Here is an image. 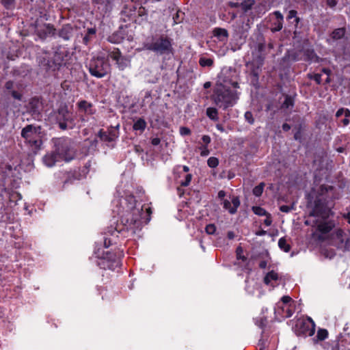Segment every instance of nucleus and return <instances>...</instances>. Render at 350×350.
Instances as JSON below:
<instances>
[{"label":"nucleus","mask_w":350,"mask_h":350,"mask_svg":"<svg viewBox=\"0 0 350 350\" xmlns=\"http://www.w3.org/2000/svg\"><path fill=\"white\" fill-rule=\"evenodd\" d=\"M112 203L113 216L103 237L105 249L118 244L120 237H140L144 224H147L151 219V208L144 207L131 194L115 198Z\"/></svg>","instance_id":"f257e3e1"},{"label":"nucleus","mask_w":350,"mask_h":350,"mask_svg":"<svg viewBox=\"0 0 350 350\" xmlns=\"http://www.w3.org/2000/svg\"><path fill=\"white\" fill-rule=\"evenodd\" d=\"M53 150L46 154L42 161L44 164L49 167L55 165L57 162H70L74 159L75 152L72 148L71 139L68 137L53 138Z\"/></svg>","instance_id":"f03ea898"},{"label":"nucleus","mask_w":350,"mask_h":350,"mask_svg":"<svg viewBox=\"0 0 350 350\" xmlns=\"http://www.w3.org/2000/svg\"><path fill=\"white\" fill-rule=\"evenodd\" d=\"M94 255L91 259L95 258L94 262L100 269L114 270L120 265V258L124 256V250L118 247L113 252L105 251L101 245L96 244Z\"/></svg>","instance_id":"7ed1b4c3"},{"label":"nucleus","mask_w":350,"mask_h":350,"mask_svg":"<svg viewBox=\"0 0 350 350\" xmlns=\"http://www.w3.org/2000/svg\"><path fill=\"white\" fill-rule=\"evenodd\" d=\"M143 48L158 56L172 55L174 53L172 39L165 34L148 36L143 42Z\"/></svg>","instance_id":"20e7f679"},{"label":"nucleus","mask_w":350,"mask_h":350,"mask_svg":"<svg viewBox=\"0 0 350 350\" xmlns=\"http://www.w3.org/2000/svg\"><path fill=\"white\" fill-rule=\"evenodd\" d=\"M240 93L236 90H232L226 85H217L211 96L214 104L223 110L232 107L236 105Z\"/></svg>","instance_id":"39448f33"},{"label":"nucleus","mask_w":350,"mask_h":350,"mask_svg":"<svg viewBox=\"0 0 350 350\" xmlns=\"http://www.w3.org/2000/svg\"><path fill=\"white\" fill-rule=\"evenodd\" d=\"M21 137L24 139L25 143L36 153L42 148L43 144L41 127L28 124L21 131Z\"/></svg>","instance_id":"423d86ee"},{"label":"nucleus","mask_w":350,"mask_h":350,"mask_svg":"<svg viewBox=\"0 0 350 350\" xmlns=\"http://www.w3.org/2000/svg\"><path fill=\"white\" fill-rule=\"evenodd\" d=\"M65 52L56 51L52 55L46 54L39 58V65L47 71H56L66 64Z\"/></svg>","instance_id":"0eeeda50"},{"label":"nucleus","mask_w":350,"mask_h":350,"mask_svg":"<svg viewBox=\"0 0 350 350\" xmlns=\"http://www.w3.org/2000/svg\"><path fill=\"white\" fill-rule=\"evenodd\" d=\"M90 75L96 78H103L110 71V64L103 57H92L88 66Z\"/></svg>","instance_id":"6e6552de"},{"label":"nucleus","mask_w":350,"mask_h":350,"mask_svg":"<svg viewBox=\"0 0 350 350\" xmlns=\"http://www.w3.org/2000/svg\"><path fill=\"white\" fill-rule=\"evenodd\" d=\"M119 127L120 125L118 124L116 126L109 127L107 131L100 129L96 134L98 140L95 139L94 142L97 143L99 141L109 148H113L119 137Z\"/></svg>","instance_id":"1a4fd4ad"},{"label":"nucleus","mask_w":350,"mask_h":350,"mask_svg":"<svg viewBox=\"0 0 350 350\" xmlns=\"http://www.w3.org/2000/svg\"><path fill=\"white\" fill-rule=\"evenodd\" d=\"M293 330L297 336L304 338L312 336L315 332V323L310 317L307 319H298Z\"/></svg>","instance_id":"9d476101"},{"label":"nucleus","mask_w":350,"mask_h":350,"mask_svg":"<svg viewBox=\"0 0 350 350\" xmlns=\"http://www.w3.org/2000/svg\"><path fill=\"white\" fill-rule=\"evenodd\" d=\"M252 62L248 65L250 66L251 83L256 87L258 84L259 75L264 64L265 55L254 53Z\"/></svg>","instance_id":"9b49d317"},{"label":"nucleus","mask_w":350,"mask_h":350,"mask_svg":"<svg viewBox=\"0 0 350 350\" xmlns=\"http://www.w3.org/2000/svg\"><path fill=\"white\" fill-rule=\"evenodd\" d=\"M57 122L60 129H72L74 124L72 114L66 106L60 107L56 116Z\"/></svg>","instance_id":"f8f14e48"},{"label":"nucleus","mask_w":350,"mask_h":350,"mask_svg":"<svg viewBox=\"0 0 350 350\" xmlns=\"http://www.w3.org/2000/svg\"><path fill=\"white\" fill-rule=\"evenodd\" d=\"M108 56L116 62L117 67L120 70H124L130 65L129 59L122 55L121 51L118 48H113L109 51Z\"/></svg>","instance_id":"ddd939ff"},{"label":"nucleus","mask_w":350,"mask_h":350,"mask_svg":"<svg viewBox=\"0 0 350 350\" xmlns=\"http://www.w3.org/2000/svg\"><path fill=\"white\" fill-rule=\"evenodd\" d=\"M221 204L223 208L227 211L230 215H234L237 212V209L241 204L239 198L238 196H233L230 200L229 199L224 200Z\"/></svg>","instance_id":"4468645a"},{"label":"nucleus","mask_w":350,"mask_h":350,"mask_svg":"<svg viewBox=\"0 0 350 350\" xmlns=\"http://www.w3.org/2000/svg\"><path fill=\"white\" fill-rule=\"evenodd\" d=\"M137 5L131 4L126 5L123 10L121 11V16L124 22L129 21L137 23V15H136Z\"/></svg>","instance_id":"2eb2a0df"},{"label":"nucleus","mask_w":350,"mask_h":350,"mask_svg":"<svg viewBox=\"0 0 350 350\" xmlns=\"http://www.w3.org/2000/svg\"><path fill=\"white\" fill-rule=\"evenodd\" d=\"M348 344L345 340H335L323 343V347L326 350H350V346Z\"/></svg>","instance_id":"dca6fc26"},{"label":"nucleus","mask_w":350,"mask_h":350,"mask_svg":"<svg viewBox=\"0 0 350 350\" xmlns=\"http://www.w3.org/2000/svg\"><path fill=\"white\" fill-rule=\"evenodd\" d=\"M274 312L275 314L279 315L281 318H289L295 312V306L282 305L280 307H278V305H275L274 308Z\"/></svg>","instance_id":"f3484780"},{"label":"nucleus","mask_w":350,"mask_h":350,"mask_svg":"<svg viewBox=\"0 0 350 350\" xmlns=\"http://www.w3.org/2000/svg\"><path fill=\"white\" fill-rule=\"evenodd\" d=\"M347 32L346 27H338L334 29L329 36V38H327L326 42L328 44L332 45L336 41L341 40L345 38Z\"/></svg>","instance_id":"a211bd4d"},{"label":"nucleus","mask_w":350,"mask_h":350,"mask_svg":"<svg viewBox=\"0 0 350 350\" xmlns=\"http://www.w3.org/2000/svg\"><path fill=\"white\" fill-rule=\"evenodd\" d=\"M336 118L339 120L338 125L347 126L350 122V110L347 108L341 107L336 113Z\"/></svg>","instance_id":"6ab92c4d"},{"label":"nucleus","mask_w":350,"mask_h":350,"mask_svg":"<svg viewBox=\"0 0 350 350\" xmlns=\"http://www.w3.org/2000/svg\"><path fill=\"white\" fill-rule=\"evenodd\" d=\"M77 105L79 113L90 116L94 114L96 111L93 105L85 100L79 101Z\"/></svg>","instance_id":"aec40b11"},{"label":"nucleus","mask_w":350,"mask_h":350,"mask_svg":"<svg viewBox=\"0 0 350 350\" xmlns=\"http://www.w3.org/2000/svg\"><path fill=\"white\" fill-rule=\"evenodd\" d=\"M338 241V247L343 251L350 250V236L347 237L345 232L340 230L336 233Z\"/></svg>","instance_id":"412c9836"},{"label":"nucleus","mask_w":350,"mask_h":350,"mask_svg":"<svg viewBox=\"0 0 350 350\" xmlns=\"http://www.w3.org/2000/svg\"><path fill=\"white\" fill-rule=\"evenodd\" d=\"M325 205L320 199H317L314 201V206L312 211L310 213V216H321L325 213Z\"/></svg>","instance_id":"4be33fe9"},{"label":"nucleus","mask_w":350,"mask_h":350,"mask_svg":"<svg viewBox=\"0 0 350 350\" xmlns=\"http://www.w3.org/2000/svg\"><path fill=\"white\" fill-rule=\"evenodd\" d=\"M73 29L72 27L66 24L62 26V27L58 31V36L64 40H69L72 36Z\"/></svg>","instance_id":"5701e85b"},{"label":"nucleus","mask_w":350,"mask_h":350,"mask_svg":"<svg viewBox=\"0 0 350 350\" xmlns=\"http://www.w3.org/2000/svg\"><path fill=\"white\" fill-rule=\"evenodd\" d=\"M125 38V33L122 28H120L118 31L113 32L111 35H110L107 40L113 44H120L121 43Z\"/></svg>","instance_id":"b1692460"},{"label":"nucleus","mask_w":350,"mask_h":350,"mask_svg":"<svg viewBox=\"0 0 350 350\" xmlns=\"http://www.w3.org/2000/svg\"><path fill=\"white\" fill-rule=\"evenodd\" d=\"M304 60L308 62L318 63L321 61V58L317 55L312 49H307L304 51Z\"/></svg>","instance_id":"393cba45"},{"label":"nucleus","mask_w":350,"mask_h":350,"mask_svg":"<svg viewBox=\"0 0 350 350\" xmlns=\"http://www.w3.org/2000/svg\"><path fill=\"white\" fill-rule=\"evenodd\" d=\"M279 279L278 273L274 271H269L264 278V283L267 285L271 286H274V282H276Z\"/></svg>","instance_id":"a878e982"},{"label":"nucleus","mask_w":350,"mask_h":350,"mask_svg":"<svg viewBox=\"0 0 350 350\" xmlns=\"http://www.w3.org/2000/svg\"><path fill=\"white\" fill-rule=\"evenodd\" d=\"M213 36L216 37L219 41L225 42L228 37V31L223 28H215L213 30Z\"/></svg>","instance_id":"bb28decb"},{"label":"nucleus","mask_w":350,"mask_h":350,"mask_svg":"<svg viewBox=\"0 0 350 350\" xmlns=\"http://www.w3.org/2000/svg\"><path fill=\"white\" fill-rule=\"evenodd\" d=\"M96 33V29L95 27L88 28L86 31V33L85 34L83 42L85 44H88V43L95 37Z\"/></svg>","instance_id":"cd10ccee"},{"label":"nucleus","mask_w":350,"mask_h":350,"mask_svg":"<svg viewBox=\"0 0 350 350\" xmlns=\"http://www.w3.org/2000/svg\"><path fill=\"white\" fill-rule=\"evenodd\" d=\"M315 225L317 227V230L322 233H327L329 232L333 227V225L329 222H321L319 224L315 223Z\"/></svg>","instance_id":"c85d7f7f"},{"label":"nucleus","mask_w":350,"mask_h":350,"mask_svg":"<svg viewBox=\"0 0 350 350\" xmlns=\"http://www.w3.org/2000/svg\"><path fill=\"white\" fill-rule=\"evenodd\" d=\"M328 336V332L325 329H319L317 332V336L312 338L314 344L317 343L319 341L324 340Z\"/></svg>","instance_id":"c756f323"},{"label":"nucleus","mask_w":350,"mask_h":350,"mask_svg":"<svg viewBox=\"0 0 350 350\" xmlns=\"http://www.w3.org/2000/svg\"><path fill=\"white\" fill-rule=\"evenodd\" d=\"M206 115L214 122L219 120L218 110L215 107H208L206 110Z\"/></svg>","instance_id":"7c9ffc66"},{"label":"nucleus","mask_w":350,"mask_h":350,"mask_svg":"<svg viewBox=\"0 0 350 350\" xmlns=\"http://www.w3.org/2000/svg\"><path fill=\"white\" fill-rule=\"evenodd\" d=\"M136 15L137 23H140L141 21L146 19L148 14L147 11L144 7L137 5Z\"/></svg>","instance_id":"2f4dec72"},{"label":"nucleus","mask_w":350,"mask_h":350,"mask_svg":"<svg viewBox=\"0 0 350 350\" xmlns=\"http://www.w3.org/2000/svg\"><path fill=\"white\" fill-rule=\"evenodd\" d=\"M146 126L145 120L142 118H139L134 122L133 128L135 131H144Z\"/></svg>","instance_id":"473e14b6"},{"label":"nucleus","mask_w":350,"mask_h":350,"mask_svg":"<svg viewBox=\"0 0 350 350\" xmlns=\"http://www.w3.org/2000/svg\"><path fill=\"white\" fill-rule=\"evenodd\" d=\"M278 246L280 250L284 252H288L291 250V245L287 243L286 239L284 237H282L278 241Z\"/></svg>","instance_id":"72a5a7b5"},{"label":"nucleus","mask_w":350,"mask_h":350,"mask_svg":"<svg viewBox=\"0 0 350 350\" xmlns=\"http://www.w3.org/2000/svg\"><path fill=\"white\" fill-rule=\"evenodd\" d=\"M0 3L8 10H13L16 6V0H0Z\"/></svg>","instance_id":"f704fd0d"},{"label":"nucleus","mask_w":350,"mask_h":350,"mask_svg":"<svg viewBox=\"0 0 350 350\" xmlns=\"http://www.w3.org/2000/svg\"><path fill=\"white\" fill-rule=\"evenodd\" d=\"M115 0H103L100 4L103 7L105 13L111 11L113 7Z\"/></svg>","instance_id":"c9c22d12"},{"label":"nucleus","mask_w":350,"mask_h":350,"mask_svg":"<svg viewBox=\"0 0 350 350\" xmlns=\"http://www.w3.org/2000/svg\"><path fill=\"white\" fill-rule=\"evenodd\" d=\"M265 50H266L265 43V42H258L255 46V49H254V51L252 52V54L258 53V54H262V55H266Z\"/></svg>","instance_id":"e433bc0d"},{"label":"nucleus","mask_w":350,"mask_h":350,"mask_svg":"<svg viewBox=\"0 0 350 350\" xmlns=\"http://www.w3.org/2000/svg\"><path fill=\"white\" fill-rule=\"evenodd\" d=\"M293 105H294L293 98L291 96L286 95L285 96V99H284V102L282 103L281 107L282 109H289L290 107H293Z\"/></svg>","instance_id":"4c0bfd02"},{"label":"nucleus","mask_w":350,"mask_h":350,"mask_svg":"<svg viewBox=\"0 0 350 350\" xmlns=\"http://www.w3.org/2000/svg\"><path fill=\"white\" fill-rule=\"evenodd\" d=\"M254 3V0H244L240 3V6L244 12L250 10Z\"/></svg>","instance_id":"58836bf2"},{"label":"nucleus","mask_w":350,"mask_h":350,"mask_svg":"<svg viewBox=\"0 0 350 350\" xmlns=\"http://www.w3.org/2000/svg\"><path fill=\"white\" fill-rule=\"evenodd\" d=\"M276 305L278 306V307H280V306L282 305H291V306H295V302L293 300H292L291 297H289V296H283L282 298H281V301L278 302L276 304Z\"/></svg>","instance_id":"ea45409f"},{"label":"nucleus","mask_w":350,"mask_h":350,"mask_svg":"<svg viewBox=\"0 0 350 350\" xmlns=\"http://www.w3.org/2000/svg\"><path fill=\"white\" fill-rule=\"evenodd\" d=\"M199 64L202 67H211L213 64V60L211 58L202 57L200 58Z\"/></svg>","instance_id":"a19ab883"},{"label":"nucleus","mask_w":350,"mask_h":350,"mask_svg":"<svg viewBox=\"0 0 350 350\" xmlns=\"http://www.w3.org/2000/svg\"><path fill=\"white\" fill-rule=\"evenodd\" d=\"M264 187H265V183H260V184H258L257 186H256L253 189V191H252L253 194L256 197H260L263 192Z\"/></svg>","instance_id":"79ce46f5"},{"label":"nucleus","mask_w":350,"mask_h":350,"mask_svg":"<svg viewBox=\"0 0 350 350\" xmlns=\"http://www.w3.org/2000/svg\"><path fill=\"white\" fill-rule=\"evenodd\" d=\"M307 77L309 79L314 80L317 83V84H318V85H321V82H322L321 74H319V73H316V74L308 73L307 75Z\"/></svg>","instance_id":"37998d69"},{"label":"nucleus","mask_w":350,"mask_h":350,"mask_svg":"<svg viewBox=\"0 0 350 350\" xmlns=\"http://www.w3.org/2000/svg\"><path fill=\"white\" fill-rule=\"evenodd\" d=\"M207 165L209 167L215 168L219 165V159L217 157H211L207 160Z\"/></svg>","instance_id":"c03bdc74"},{"label":"nucleus","mask_w":350,"mask_h":350,"mask_svg":"<svg viewBox=\"0 0 350 350\" xmlns=\"http://www.w3.org/2000/svg\"><path fill=\"white\" fill-rule=\"evenodd\" d=\"M252 211L254 214L259 215V216H264V215H267L268 214L267 212L265 211V209H264L263 208H262L260 206H253Z\"/></svg>","instance_id":"a18cd8bd"},{"label":"nucleus","mask_w":350,"mask_h":350,"mask_svg":"<svg viewBox=\"0 0 350 350\" xmlns=\"http://www.w3.org/2000/svg\"><path fill=\"white\" fill-rule=\"evenodd\" d=\"M267 323V319L265 317H260L255 320V324L261 329L266 325Z\"/></svg>","instance_id":"49530a36"},{"label":"nucleus","mask_w":350,"mask_h":350,"mask_svg":"<svg viewBox=\"0 0 350 350\" xmlns=\"http://www.w3.org/2000/svg\"><path fill=\"white\" fill-rule=\"evenodd\" d=\"M297 12L296 10H290L288 12V14L287 16V19L290 20L292 18H295L296 23H298L299 22V18L297 17Z\"/></svg>","instance_id":"de8ad7c7"},{"label":"nucleus","mask_w":350,"mask_h":350,"mask_svg":"<svg viewBox=\"0 0 350 350\" xmlns=\"http://www.w3.org/2000/svg\"><path fill=\"white\" fill-rule=\"evenodd\" d=\"M245 120L250 124H253L254 123V118L251 111H246L244 115Z\"/></svg>","instance_id":"09e8293b"},{"label":"nucleus","mask_w":350,"mask_h":350,"mask_svg":"<svg viewBox=\"0 0 350 350\" xmlns=\"http://www.w3.org/2000/svg\"><path fill=\"white\" fill-rule=\"evenodd\" d=\"M205 231L208 234H213L216 231V226L213 224H208L205 228Z\"/></svg>","instance_id":"8fccbe9b"},{"label":"nucleus","mask_w":350,"mask_h":350,"mask_svg":"<svg viewBox=\"0 0 350 350\" xmlns=\"http://www.w3.org/2000/svg\"><path fill=\"white\" fill-rule=\"evenodd\" d=\"M10 94L14 99L17 100L21 101L23 99V94L16 90H12L10 92Z\"/></svg>","instance_id":"3c124183"},{"label":"nucleus","mask_w":350,"mask_h":350,"mask_svg":"<svg viewBox=\"0 0 350 350\" xmlns=\"http://www.w3.org/2000/svg\"><path fill=\"white\" fill-rule=\"evenodd\" d=\"M199 148L201 150L200 155L202 157H205L210 154V151L207 146H201Z\"/></svg>","instance_id":"603ef678"},{"label":"nucleus","mask_w":350,"mask_h":350,"mask_svg":"<svg viewBox=\"0 0 350 350\" xmlns=\"http://www.w3.org/2000/svg\"><path fill=\"white\" fill-rule=\"evenodd\" d=\"M191 174H188L185 176V180L180 183V185L183 187L188 186L191 181Z\"/></svg>","instance_id":"864d4df0"},{"label":"nucleus","mask_w":350,"mask_h":350,"mask_svg":"<svg viewBox=\"0 0 350 350\" xmlns=\"http://www.w3.org/2000/svg\"><path fill=\"white\" fill-rule=\"evenodd\" d=\"M236 253H237V259H241L243 261L246 260L245 256L242 255L243 250L241 247H238L237 248Z\"/></svg>","instance_id":"5fc2aeb1"},{"label":"nucleus","mask_w":350,"mask_h":350,"mask_svg":"<svg viewBox=\"0 0 350 350\" xmlns=\"http://www.w3.org/2000/svg\"><path fill=\"white\" fill-rule=\"evenodd\" d=\"M191 133V130L185 126H181L180 128V134L183 136L189 135Z\"/></svg>","instance_id":"6e6d98bb"},{"label":"nucleus","mask_w":350,"mask_h":350,"mask_svg":"<svg viewBox=\"0 0 350 350\" xmlns=\"http://www.w3.org/2000/svg\"><path fill=\"white\" fill-rule=\"evenodd\" d=\"M293 208V206L282 205L280 206V211L283 213H289Z\"/></svg>","instance_id":"4d7b16f0"},{"label":"nucleus","mask_w":350,"mask_h":350,"mask_svg":"<svg viewBox=\"0 0 350 350\" xmlns=\"http://www.w3.org/2000/svg\"><path fill=\"white\" fill-rule=\"evenodd\" d=\"M339 0H326V3L328 7L332 9H334L337 5Z\"/></svg>","instance_id":"13d9d810"},{"label":"nucleus","mask_w":350,"mask_h":350,"mask_svg":"<svg viewBox=\"0 0 350 350\" xmlns=\"http://www.w3.org/2000/svg\"><path fill=\"white\" fill-rule=\"evenodd\" d=\"M222 80L225 83H229V84L232 85L233 86V88H239V83L237 81H232V80H228L226 77H224Z\"/></svg>","instance_id":"bf43d9fd"},{"label":"nucleus","mask_w":350,"mask_h":350,"mask_svg":"<svg viewBox=\"0 0 350 350\" xmlns=\"http://www.w3.org/2000/svg\"><path fill=\"white\" fill-rule=\"evenodd\" d=\"M294 139L296 141L301 142V129L299 128L298 131H297L294 134Z\"/></svg>","instance_id":"052dcab7"},{"label":"nucleus","mask_w":350,"mask_h":350,"mask_svg":"<svg viewBox=\"0 0 350 350\" xmlns=\"http://www.w3.org/2000/svg\"><path fill=\"white\" fill-rule=\"evenodd\" d=\"M226 196V193L224 190H220L217 193V198L221 201V202L226 200L224 198Z\"/></svg>","instance_id":"680f3d73"},{"label":"nucleus","mask_w":350,"mask_h":350,"mask_svg":"<svg viewBox=\"0 0 350 350\" xmlns=\"http://www.w3.org/2000/svg\"><path fill=\"white\" fill-rule=\"evenodd\" d=\"M14 82L12 81H8L5 84V88L7 90L12 91L14 87Z\"/></svg>","instance_id":"e2e57ef3"},{"label":"nucleus","mask_w":350,"mask_h":350,"mask_svg":"<svg viewBox=\"0 0 350 350\" xmlns=\"http://www.w3.org/2000/svg\"><path fill=\"white\" fill-rule=\"evenodd\" d=\"M202 140L205 144L204 146H208V144H209L211 141L210 136L207 135H203L202 137Z\"/></svg>","instance_id":"0e129e2a"},{"label":"nucleus","mask_w":350,"mask_h":350,"mask_svg":"<svg viewBox=\"0 0 350 350\" xmlns=\"http://www.w3.org/2000/svg\"><path fill=\"white\" fill-rule=\"evenodd\" d=\"M90 166H91V161H88L87 163H85V164L83 167V169L82 170V172L84 174H87L89 171V168L90 167Z\"/></svg>","instance_id":"69168bd1"},{"label":"nucleus","mask_w":350,"mask_h":350,"mask_svg":"<svg viewBox=\"0 0 350 350\" xmlns=\"http://www.w3.org/2000/svg\"><path fill=\"white\" fill-rule=\"evenodd\" d=\"M273 14L275 15L276 19L280 21H282L284 19L283 15L280 11H275L273 12Z\"/></svg>","instance_id":"338daca9"},{"label":"nucleus","mask_w":350,"mask_h":350,"mask_svg":"<svg viewBox=\"0 0 350 350\" xmlns=\"http://www.w3.org/2000/svg\"><path fill=\"white\" fill-rule=\"evenodd\" d=\"M321 72L325 74L328 77L331 76V75L332 74V70L328 68H323L321 69Z\"/></svg>","instance_id":"774afa93"}]
</instances>
